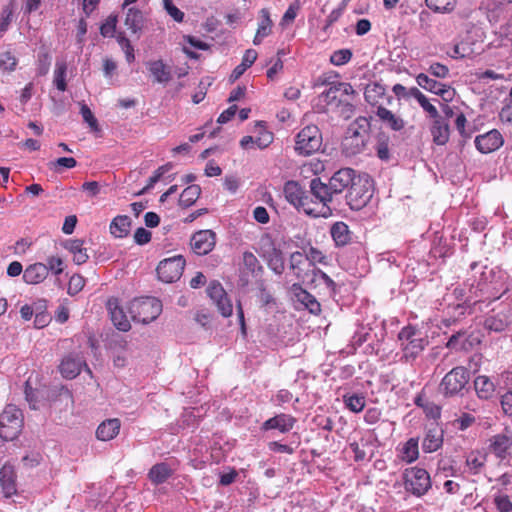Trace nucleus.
Instances as JSON below:
<instances>
[{
	"label": "nucleus",
	"mask_w": 512,
	"mask_h": 512,
	"mask_svg": "<svg viewBox=\"0 0 512 512\" xmlns=\"http://www.w3.org/2000/svg\"><path fill=\"white\" fill-rule=\"evenodd\" d=\"M326 104L325 112L335 113L343 120L350 119L355 113L353 104L356 93L350 83L338 82L322 91Z\"/></svg>",
	"instance_id": "nucleus-1"
},
{
	"label": "nucleus",
	"mask_w": 512,
	"mask_h": 512,
	"mask_svg": "<svg viewBox=\"0 0 512 512\" xmlns=\"http://www.w3.org/2000/svg\"><path fill=\"white\" fill-rule=\"evenodd\" d=\"M370 118L359 116L347 127L341 142L343 154L353 157L363 153L370 139Z\"/></svg>",
	"instance_id": "nucleus-2"
},
{
	"label": "nucleus",
	"mask_w": 512,
	"mask_h": 512,
	"mask_svg": "<svg viewBox=\"0 0 512 512\" xmlns=\"http://www.w3.org/2000/svg\"><path fill=\"white\" fill-rule=\"evenodd\" d=\"M470 371L464 366L451 369L441 380L440 392L445 397L463 396L469 391Z\"/></svg>",
	"instance_id": "nucleus-3"
},
{
	"label": "nucleus",
	"mask_w": 512,
	"mask_h": 512,
	"mask_svg": "<svg viewBox=\"0 0 512 512\" xmlns=\"http://www.w3.org/2000/svg\"><path fill=\"white\" fill-rule=\"evenodd\" d=\"M162 311L161 302L154 297L134 299L129 303L128 312L134 322L148 324L154 321Z\"/></svg>",
	"instance_id": "nucleus-4"
},
{
	"label": "nucleus",
	"mask_w": 512,
	"mask_h": 512,
	"mask_svg": "<svg viewBox=\"0 0 512 512\" xmlns=\"http://www.w3.org/2000/svg\"><path fill=\"white\" fill-rule=\"evenodd\" d=\"M23 427V414L14 405H7L0 414V438L12 441L18 437Z\"/></svg>",
	"instance_id": "nucleus-5"
},
{
	"label": "nucleus",
	"mask_w": 512,
	"mask_h": 512,
	"mask_svg": "<svg viewBox=\"0 0 512 512\" xmlns=\"http://www.w3.org/2000/svg\"><path fill=\"white\" fill-rule=\"evenodd\" d=\"M372 182L368 175L356 176L347 193V203L352 210L365 207L372 198Z\"/></svg>",
	"instance_id": "nucleus-6"
},
{
	"label": "nucleus",
	"mask_w": 512,
	"mask_h": 512,
	"mask_svg": "<svg viewBox=\"0 0 512 512\" xmlns=\"http://www.w3.org/2000/svg\"><path fill=\"white\" fill-rule=\"evenodd\" d=\"M355 178V171L351 168H342L335 172L328 184L322 183V203L331 202L333 194H339L350 187Z\"/></svg>",
	"instance_id": "nucleus-7"
},
{
	"label": "nucleus",
	"mask_w": 512,
	"mask_h": 512,
	"mask_svg": "<svg viewBox=\"0 0 512 512\" xmlns=\"http://www.w3.org/2000/svg\"><path fill=\"white\" fill-rule=\"evenodd\" d=\"M431 485L430 475L425 469L413 467L406 470L404 474V487L407 492L421 497L428 492Z\"/></svg>",
	"instance_id": "nucleus-8"
},
{
	"label": "nucleus",
	"mask_w": 512,
	"mask_h": 512,
	"mask_svg": "<svg viewBox=\"0 0 512 512\" xmlns=\"http://www.w3.org/2000/svg\"><path fill=\"white\" fill-rule=\"evenodd\" d=\"M295 150L304 156L320 150V130L316 125H308L297 134Z\"/></svg>",
	"instance_id": "nucleus-9"
},
{
	"label": "nucleus",
	"mask_w": 512,
	"mask_h": 512,
	"mask_svg": "<svg viewBox=\"0 0 512 512\" xmlns=\"http://www.w3.org/2000/svg\"><path fill=\"white\" fill-rule=\"evenodd\" d=\"M185 260L182 256H174L162 260L157 266L158 278L166 283L178 280L183 272Z\"/></svg>",
	"instance_id": "nucleus-10"
},
{
	"label": "nucleus",
	"mask_w": 512,
	"mask_h": 512,
	"mask_svg": "<svg viewBox=\"0 0 512 512\" xmlns=\"http://www.w3.org/2000/svg\"><path fill=\"white\" fill-rule=\"evenodd\" d=\"M207 294L223 317L232 315L233 305L222 285L214 280L207 287Z\"/></svg>",
	"instance_id": "nucleus-11"
},
{
	"label": "nucleus",
	"mask_w": 512,
	"mask_h": 512,
	"mask_svg": "<svg viewBox=\"0 0 512 512\" xmlns=\"http://www.w3.org/2000/svg\"><path fill=\"white\" fill-rule=\"evenodd\" d=\"M416 82L423 89L440 96L445 102H450L454 98L455 91L450 86L438 82L424 73H420L416 77Z\"/></svg>",
	"instance_id": "nucleus-12"
},
{
	"label": "nucleus",
	"mask_w": 512,
	"mask_h": 512,
	"mask_svg": "<svg viewBox=\"0 0 512 512\" xmlns=\"http://www.w3.org/2000/svg\"><path fill=\"white\" fill-rule=\"evenodd\" d=\"M216 234L212 230H200L191 238V248L197 255H206L214 248Z\"/></svg>",
	"instance_id": "nucleus-13"
},
{
	"label": "nucleus",
	"mask_w": 512,
	"mask_h": 512,
	"mask_svg": "<svg viewBox=\"0 0 512 512\" xmlns=\"http://www.w3.org/2000/svg\"><path fill=\"white\" fill-rule=\"evenodd\" d=\"M503 143V137L501 133L496 129L479 135L475 139L476 148L483 154H488L499 149Z\"/></svg>",
	"instance_id": "nucleus-14"
},
{
	"label": "nucleus",
	"mask_w": 512,
	"mask_h": 512,
	"mask_svg": "<svg viewBox=\"0 0 512 512\" xmlns=\"http://www.w3.org/2000/svg\"><path fill=\"white\" fill-rule=\"evenodd\" d=\"M111 321L120 331H128L131 328L130 321L117 299H110L107 303Z\"/></svg>",
	"instance_id": "nucleus-15"
},
{
	"label": "nucleus",
	"mask_w": 512,
	"mask_h": 512,
	"mask_svg": "<svg viewBox=\"0 0 512 512\" xmlns=\"http://www.w3.org/2000/svg\"><path fill=\"white\" fill-rule=\"evenodd\" d=\"M317 262H320V256L319 252L314 248H311L309 254L304 255L301 252H294L290 256V267L293 270L298 269L299 271H303L301 266L307 265L312 266L314 271L316 269L315 265Z\"/></svg>",
	"instance_id": "nucleus-16"
},
{
	"label": "nucleus",
	"mask_w": 512,
	"mask_h": 512,
	"mask_svg": "<svg viewBox=\"0 0 512 512\" xmlns=\"http://www.w3.org/2000/svg\"><path fill=\"white\" fill-rule=\"evenodd\" d=\"M82 366H86L82 357L69 354L62 360L59 368L65 378L73 379L80 373Z\"/></svg>",
	"instance_id": "nucleus-17"
},
{
	"label": "nucleus",
	"mask_w": 512,
	"mask_h": 512,
	"mask_svg": "<svg viewBox=\"0 0 512 512\" xmlns=\"http://www.w3.org/2000/svg\"><path fill=\"white\" fill-rule=\"evenodd\" d=\"M292 292L296 301L301 304L304 308L309 310L310 313L318 315L320 313V303L317 299L302 289L299 285L294 284L292 286Z\"/></svg>",
	"instance_id": "nucleus-18"
},
{
	"label": "nucleus",
	"mask_w": 512,
	"mask_h": 512,
	"mask_svg": "<svg viewBox=\"0 0 512 512\" xmlns=\"http://www.w3.org/2000/svg\"><path fill=\"white\" fill-rule=\"evenodd\" d=\"M430 132L433 142L436 145H445L449 141L450 137V126L448 121L442 118V116L434 119L430 128Z\"/></svg>",
	"instance_id": "nucleus-19"
},
{
	"label": "nucleus",
	"mask_w": 512,
	"mask_h": 512,
	"mask_svg": "<svg viewBox=\"0 0 512 512\" xmlns=\"http://www.w3.org/2000/svg\"><path fill=\"white\" fill-rule=\"evenodd\" d=\"M259 270H261V266L256 256L251 252H244L240 268L241 281L247 284L250 276H254Z\"/></svg>",
	"instance_id": "nucleus-20"
},
{
	"label": "nucleus",
	"mask_w": 512,
	"mask_h": 512,
	"mask_svg": "<svg viewBox=\"0 0 512 512\" xmlns=\"http://www.w3.org/2000/svg\"><path fill=\"white\" fill-rule=\"evenodd\" d=\"M0 483L6 497H10L17 492L16 474L12 465H3L0 470Z\"/></svg>",
	"instance_id": "nucleus-21"
},
{
	"label": "nucleus",
	"mask_w": 512,
	"mask_h": 512,
	"mask_svg": "<svg viewBox=\"0 0 512 512\" xmlns=\"http://www.w3.org/2000/svg\"><path fill=\"white\" fill-rule=\"evenodd\" d=\"M48 276V267L43 263L29 265L23 273V280L27 284H38Z\"/></svg>",
	"instance_id": "nucleus-22"
},
{
	"label": "nucleus",
	"mask_w": 512,
	"mask_h": 512,
	"mask_svg": "<svg viewBox=\"0 0 512 512\" xmlns=\"http://www.w3.org/2000/svg\"><path fill=\"white\" fill-rule=\"evenodd\" d=\"M295 423V419L287 414H279L266 420L263 423L264 430L277 429L282 433L290 431Z\"/></svg>",
	"instance_id": "nucleus-23"
},
{
	"label": "nucleus",
	"mask_w": 512,
	"mask_h": 512,
	"mask_svg": "<svg viewBox=\"0 0 512 512\" xmlns=\"http://www.w3.org/2000/svg\"><path fill=\"white\" fill-rule=\"evenodd\" d=\"M120 427L121 423L117 418L105 420L98 426L96 436L101 441H109L119 434Z\"/></svg>",
	"instance_id": "nucleus-24"
},
{
	"label": "nucleus",
	"mask_w": 512,
	"mask_h": 512,
	"mask_svg": "<svg viewBox=\"0 0 512 512\" xmlns=\"http://www.w3.org/2000/svg\"><path fill=\"white\" fill-rule=\"evenodd\" d=\"M259 15L260 21L258 23V28L253 39L254 45H259L262 42L263 38L267 37L271 33L273 26V21L270 18V13L268 9H261Z\"/></svg>",
	"instance_id": "nucleus-25"
},
{
	"label": "nucleus",
	"mask_w": 512,
	"mask_h": 512,
	"mask_svg": "<svg viewBox=\"0 0 512 512\" xmlns=\"http://www.w3.org/2000/svg\"><path fill=\"white\" fill-rule=\"evenodd\" d=\"M443 443V431L438 427L428 429L422 442V448L427 453L437 451Z\"/></svg>",
	"instance_id": "nucleus-26"
},
{
	"label": "nucleus",
	"mask_w": 512,
	"mask_h": 512,
	"mask_svg": "<svg viewBox=\"0 0 512 512\" xmlns=\"http://www.w3.org/2000/svg\"><path fill=\"white\" fill-rule=\"evenodd\" d=\"M343 447V436L338 431H330L322 441V454H328V458L339 453Z\"/></svg>",
	"instance_id": "nucleus-27"
},
{
	"label": "nucleus",
	"mask_w": 512,
	"mask_h": 512,
	"mask_svg": "<svg viewBox=\"0 0 512 512\" xmlns=\"http://www.w3.org/2000/svg\"><path fill=\"white\" fill-rule=\"evenodd\" d=\"M376 115L393 131H400L405 127V121L386 107L379 106Z\"/></svg>",
	"instance_id": "nucleus-28"
},
{
	"label": "nucleus",
	"mask_w": 512,
	"mask_h": 512,
	"mask_svg": "<svg viewBox=\"0 0 512 512\" xmlns=\"http://www.w3.org/2000/svg\"><path fill=\"white\" fill-rule=\"evenodd\" d=\"M144 23L145 18L142 11L133 7L127 9L124 24L131 33L137 34L141 32L144 27Z\"/></svg>",
	"instance_id": "nucleus-29"
},
{
	"label": "nucleus",
	"mask_w": 512,
	"mask_h": 512,
	"mask_svg": "<svg viewBox=\"0 0 512 512\" xmlns=\"http://www.w3.org/2000/svg\"><path fill=\"white\" fill-rule=\"evenodd\" d=\"M490 441V449L498 458H504L512 446V438L506 434H497Z\"/></svg>",
	"instance_id": "nucleus-30"
},
{
	"label": "nucleus",
	"mask_w": 512,
	"mask_h": 512,
	"mask_svg": "<svg viewBox=\"0 0 512 512\" xmlns=\"http://www.w3.org/2000/svg\"><path fill=\"white\" fill-rule=\"evenodd\" d=\"M284 195L289 203L296 208H299V204L307 197L296 181H288L284 185Z\"/></svg>",
	"instance_id": "nucleus-31"
},
{
	"label": "nucleus",
	"mask_w": 512,
	"mask_h": 512,
	"mask_svg": "<svg viewBox=\"0 0 512 512\" xmlns=\"http://www.w3.org/2000/svg\"><path fill=\"white\" fill-rule=\"evenodd\" d=\"M147 67L157 83H167L171 79L170 69L162 60L150 61Z\"/></svg>",
	"instance_id": "nucleus-32"
},
{
	"label": "nucleus",
	"mask_w": 512,
	"mask_h": 512,
	"mask_svg": "<svg viewBox=\"0 0 512 512\" xmlns=\"http://www.w3.org/2000/svg\"><path fill=\"white\" fill-rule=\"evenodd\" d=\"M464 336L465 333L461 332L453 334L449 338L446 346L451 349L469 350L473 347L474 344L480 343L479 339L473 335H469L461 340Z\"/></svg>",
	"instance_id": "nucleus-33"
},
{
	"label": "nucleus",
	"mask_w": 512,
	"mask_h": 512,
	"mask_svg": "<svg viewBox=\"0 0 512 512\" xmlns=\"http://www.w3.org/2000/svg\"><path fill=\"white\" fill-rule=\"evenodd\" d=\"M474 389L480 399H490L495 391L493 382L484 375H479L474 380Z\"/></svg>",
	"instance_id": "nucleus-34"
},
{
	"label": "nucleus",
	"mask_w": 512,
	"mask_h": 512,
	"mask_svg": "<svg viewBox=\"0 0 512 512\" xmlns=\"http://www.w3.org/2000/svg\"><path fill=\"white\" fill-rule=\"evenodd\" d=\"M427 343L428 342L425 338L419 336L418 338L404 344L402 350L405 360H414L424 350Z\"/></svg>",
	"instance_id": "nucleus-35"
},
{
	"label": "nucleus",
	"mask_w": 512,
	"mask_h": 512,
	"mask_svg": "<svg viewBox=\"0 0 512 512\" xmlns=\"http://www.w3.org/2000/svg\"><path fill=\"white\" fill-rule=\"evenodd\" d=\"M131 219L127 215L116 216L110 224V232L117 238H123L129 234Z\"/></svg>",
	"instance_id": "nucleus-36"
},
{
	"label": "nucleus",
	"mask_w": 512,
	"mask_h": 512,
	"mask_svg": "<svg viewBox=\"0 0 512 512\" xmlns=\"http://www.w3.org/2000/svg\"><path fill=\"white\" fill-rule=\"evenodd\" d=\"M330 234L337 246H344L351 239L350 231L344 222H336L331 226Z\"/></svg>",
	"instance_id": "nucleus-37"
},
{
	"label": "nucleus",
	"mask_w": 512,
	"mask_h": 512,
	"mask_svg": "<svg viewBox=\"0 0 512 512\" xmlns=\"http://www.w3.org/2000/svg\"><path fill=\"white\" fill-rule=\"evenodd\" d=\"M511 322L512 320L509 319L505 313L500 312L496 315L488 316L484 321V326L490 331L502 332Z\"/></svg>",
	"instance_id": "nucleus-38"
},
{
	"label": "nucleus",
	"mask_w": 512,
	"mask_h": 512,
	"mask_svg": "<svg viewBox=\"0 0 512 512\" xmlns=\"http://www.w3.org/2000/svg\"><path fill=\"white\" fill-rule=\"evenodd\" d=\"M173 473V470L167 463H158L152 466L148 477L152 483L158 485L164 483Z\"/></svg>",
	"instance_id": "nucleus-39"
},
{
	"label": "nucleus",
	"mask_w": 512,
	"mask_h": 512,
	"mask_svg": "<svg viewBox=\"0 0 512 512\" xmlns=\"http://www.w3.org/2000/svg\"><path fill=\"white\" fill-rule=\"evenodd\" d=\"M257 52L254 49H248L246 50L242 62L234 68V70L231 73L230 79L232 81L237 80L240 78L243 73L246 71L247 68H249L257 59Z\"/></svg>",
	"instance_id": "nucleus-40"
},
{
	"label": "nucleus",
	"mask_w": 512,
	"mask_h": 512,
	"mask_svg": "<svg viewBox=\"0 0 512 512\" xmlns=\"http://www.w3.org/2000/svg\"><path fill=\"white\" fill-rule=\"evenodd\" d=\"M201 194L199 185L193 184L183 190L179 198V205L182 207H190L193 205Z\"/></svg>",
	"instance_id": "nucleus-41"
},
{
	"label": "nucleus",
	"mask_w": 512,
	"mask_h": 512,
	"mask_svg": "<svg viewBox=\"0 0 512 512\" xmlns=\"http://www.w3.org/2000/svg\"><path fill=\"white\" fill-rule=\"evenodd\" d=\"M343 401L345 406L354 413L361 412L366 404L365 397L362 394H345Z\"/></svg>",
	"instance_id": "nucleus-42"
},
{
	"label": "nucleus",
	"mask_w": 512,
	"mask_h": 512,
	"mask_svg": "<svg viewBox=\"0 0 512 512\" xmlns=\"http://www.w3.org/2000/svg\"><path fill=\"white\" fill-rule=\"evenodd\" d=\"M66 72H67V64L65 61H57L55 64L54 70V84L60 91L66 90Z\"/></svg>",
	"instance_id": "nucleus-43"
},
{
	"label": "nucleus",
	"mask_w": 512,
	"mask_h": 512,
	"mask_svg": "<svg viewBox=\"0 0 512 512\" xmlns=\"http://www.w3.org/2000/svg\"><path fill=\"white\" fill-rule=\"evenodd\" d=\"M425 3L436 13H448L455 8L456 0H425Z\"/></svg>",
	"instance_id": "nucleus-44"
},
{
	"label": "nucleus",
	"mask_w": 512,
	"mask_h": 512,
	"mask_svg": "<svg viewBox=\"0 0 512 512\" xmlns=\"http://www.w3.org/2000/svg\"><path fill=\"white\" fill-rule=\"evenodd\" d=\"M390 137L384 132H380L377 135L376 152L377 156L381 160H388L390 157L389 152Z\"/></svg>",
	"instance_id": "nucleus-45"
},
{
	"label": "nucleus",
	"mask_w": 512,
	"mask_h": 512,
	"mask_svg": "<svg viewBox=\"0 0 512 512\" xmlns=\"http://www.w3.org/2000/svg\"><path fill=\"white\" fill-rule=\"evenodd\" d=\"M255 128L259 132V136L255 137V144L261 149L266 148L273 140L272 134L264 129L262 122H256Z\"/></svg>",
	"instance_id": "nucleus-46"
},
{
	"label": "nucleus",
	"mask_w": 512,
	"mask_h": 512,
	"mask_svg": "<svg viewBox=\"0 0 512 512\" xmlns=\"http://www.w3.org/2000/svg\"><path fill=\"white\" fill-rule=\"evenodd\" d=\"M369 448L370 446L368 442L363 440L361 442H353L350 444V449L354 454V460L358 462L368 460L370 458L367 456V449Z\"/></svg>",
	"instance_id": "nucleus-47"
},
{
	"label": "nucleus",
	"mask_w": 512,
	"mask_h": 512,
	"mask_svg": "<svg viewBox=\"0 0 512 512\" xmlns=\"http://www.w3.org/2000/svg\"><path fill=\"white\" fill-rule=\"evenodd\" d=\"M352 58V51L350 49H340L334 51L330 56V62L335 66H341L348 63Z\"/></svg>",
	"instance_id": "nucleus-48"
},
{
	"label": "nucleus",
	"mask_w": 512,
	"mask_h": 512,
	"mask_svg": "<svg viewBox=\"0 0 512 512\" xmlns=\"http://www.w3.org/2000/svg\"><path fill=\"white\" fill-rule=\"evenodd\" d=\"M384 94V88L379 84L368 85L365 89V100L372 105L377 103V98Z\"/></svg>",
	"instance_id": "nucleus-49"
},
{
	"label": "nucleus",
	"mask_w": 512,
	"mask_h": 512,
	"mask_svg": "<svg viewBox=\"0 0 512 512\" xmlns=\"http://www.w3.org/2000/svg\"><path fill=\"white\" fill-rule=\"evenodd\" d=\"M80 105H81L80 114H81L83 120L89 125V127L93 131H99L98 121L95 118L92 111L90 110V108L85 103H81Z\"/></svg>",
	"instance_id": "nucleus-50"
},
{
	"label": "nucleus",
	"mask_w": 512,
	"mask_h": 512,
	"mask_svg": "<svg viewBox=\"0 0 512 512\" xmlns=\"http://www.w3.org/2000/svg\"><path fill=\"white\" fill-rule=\"evenodd\" d=\"M117 25V16L110 15L100 27V33L104 37H113Z\"/></svg>",
	"instance_id": "nucleus-51"
},
{
	"label": "nucleus",
	"mask_w": 512,
	"mask_h": 512,
	"mask_svg": "<svg viewBox=\"0 0 512 512\" xmlns=\"http://www.w3.org/2000/svg\"><path fill=\"white\" fill-rule=\"evenodd\" d=\"M298 210H302L305 214L317 218L320 216V210L318 209V204L313 201H309L308 196L299 204Z\"/></svg>",
	"instance_id": "nucleus-52"
},
{
	"label": "nucleus",
	"mask_w": 512,
	"mask_h": 512,
	"mask_svg": "<svg viewBox=\"0 0 512 512\" xmlns=\"http://www.w3.org/2000/svg\"><path fill=\"white\" fill-rule=\"evenodd\" d=\"M85 286V279L81 275L75 274L73 275L68 283V294L76 295L79 293Z\"/></svg>",
	"instance_id": "nucleus-53"
},
{
	"label": "nucleus",
	"mask_w": 512,
	"mask_h": 512,
	"mask_svg": "<svg viewBox=\"0 0 512 512\" xmlns=\"http://www.w3.org/2000/svg\"><path fill=\"white\" fill-rule=\"evenodd\" d=\"M320 161L317 159V160H312L310 162H307L305 164L302 165L301 167V175L304 177V178H309L313 175H318L319 171H320Z\"/></svg>",
	"instance_id": "nucleus-54"
},
{
	"label": "nucleus",
	"mask_w": 512,
	"mask_h": 512,
	"mask_svg": "<svg viewBox=\"0 0 512 512\" xmlns=\"http://www.w3.org/2000/svg\"><path fill=\"white\" fill-rule=\"evenodd\" d=\"M419 336H421L420 333L414 327L407 326L399 332L398 338L401 341V345L403 347L404 344L418 338Z\"/></svg>",
	"instance_id": "nucleus-55"
},
{
	"label": "nucleus",
	"mask_w": 512,
	"mask_h": 512,
	"mask_svg": "<svg viewBox=\"0 0 512 512\" xmlns=\"http://www.w3.org/2000/svg\"><path fill=\"white\" fill-rule=\"evenodd\" d=\"M17 65L16 58L10 52H4L0 55V68L6 71H12Z\"/></svg>",
	"instance_id": "nucleus-56"
},
{
	"label": "nucleus",
	"mask_w": 512,
	"mask_h": 512,
	"mask_svg": "<svg viewBox=\"0 0 512 512\" xmlns=\"http://www.w3.org/2000/svg\"><path fill=\"white\" fill-rule=\"evenodd\" d=\"M164 8L167 13L177 22H182L184 18V13L180 11L174 4L172 0H163Z\"/></svg>",
	"instance_id": "nucleus-57"
},
{
	"label": "nucleus",
	"mask_w": 512,
	"mask_h": 512,
	"mask_svg": "<svg viewBox=\"0 0 512 512\" xmlns=\"http://www.w3.org/2000/svg\"><path fill=\"white\" fill-rule=\"evenodd\" d=\"M405 458L408 462H413L418 457V444L415 440L410 439L404 448Z\"/></svg>",
	"instance_id": "nucleus-58"
},
{
	"label": "nucleus",
	"mask_w": 512,
	"mask_h": 512,
	"mask_svg": "<svg viewBox=\"0 0 512 512\" xmlns=\"http://www.w3.org/2000/svg\"><path fill=\"white\" fill-rule=\"evenodd\" d=\"M494 503L498 512H512V502L507 495L495 497Z\"/></svg>",
	"instance_id": "nucleus-59"
},
{
	"label": "nucleus",
	"mask_w": 512,
	"mask_h": 512,
	"mask_svg": "<svg viewBox=\"0 0 512 512\" xmlns=\"http://www.w3.org/2000/svg\"><path fill=\"white\" fill-rule=\"evenodd\" d=\"M13 9L11 5H7L3 8L1 13L0 31L4 32L8 29L9 24L12 21Z\"/></svg>",
	"instance_id": "nucleus-60"
},
{
	"label": "nucleus",
	"mask_w": 512,
	"mask_h": 512,
	"mask_svg": "<svg viewBox=\"0 0 512 512\" xmlns=\"http://www.w3.org/2000/svg\"><path fill=\"white\" fill-rule=\"evenodd\" d=\"M48 272L52 271L54 274L59 275L63 272V261L59 257L51 256L47 259Z\"/></svg>",
	"instance_id": "nucleus-61"
},
{
	"label": "nucleus",
	"mask_w": 512,
	"mask_h": 512,
	"mask_svg": "<svg viewBox=\"0 0 512 512\" xmlns=\"http://www.w3.org/2000/svg\"><path fill=\"white\" fill-rule=\"evenodd\" d=\"M418 103L422 107V109L426 113H428L429 117L432 118L433 120L441 116L437 108L429 102L426 96L423 99H421Z\"/></svg>",
	"instance_id": "nucleus-62"
},
{
	"label": "nucleus",
	"mask_w": 512,
	"mask_h": 512,
	"mask_svg": "<svg viewBox=\"0 0 512 512\" xmlns=\"http://www.w3.org/2000/svg\"><path fill=\"white\" fill-rule=\"evenodd\" d=\"M429 72L437 78H446L449 75L448 67L438 62L430 65Z\"/></svg>",
	"instance_id": "nucleus-63"
},
{
	"label": "nucleus",
	"mask_w": 512,
	"mask_h": 512,
	"mask_svg": "<svg viewBox=\"0 0 512 512\" xmlns=\"http://www.w3.org/2000/svg\"><path fill=\"white\" fill-rule=\"evenodd\" d=\"M501 407L506 415L512 416V392H506L502 395Z\"/></svg>",
	"instance_id": "nucleus-64"
}]
</instances>
